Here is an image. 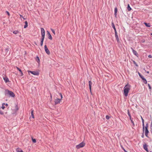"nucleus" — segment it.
I'll return each instance as SVG.
<instances>
[{
  "instance_id": "f257e3e1",
  "label": "nucleus",
  "mask_w": 152,
  "mask_h": 152,
  "mask_svg": "<svg viewBox=\"0 0 152 152\" xmlns=\"http://www.w3.org/2000/svg\"><path fill=\"white\" fill-rule=\"evenodd\" d=\"M131 87V85L128 83L124 87L123 94L125 96L127 97L128 96Z\"/></svg>"
},
{
  "instance_id": "f03ea898",
  "label": "nucleus",
  "mask_w": 152,
  "mask_h": 152,
  "mask_svg": "<svg viewBox=\"0 0 152 152\" xmlns=\"http://www.w3.org/2000/svg\"><path fill=\"white\" fill-rule=\"evenodd\" d=\"M5 95H9V97H15V94L12 91H9L8 90H6L5 91Z\"/></svg>"
},
{
  "instance_id": "7ed1b4c3",
  "label": "nucleus",
  "mask_w": 152,
  "mask_h": 152,
  "mask_svg": "<svg viewBox=\"0 0 152 152\" xmlns=\"http://www.w3.org/2000/svg\"><path fill=\"white\" fill-rule=\"evenodd\" d=\"M41 34L42 35V38L41 41L43 42L44 41L45 37V31L43 28H41Z\"/></svg>"
},
{
  "instance_id": "20e7f679",
  "label": "nucleus",
  "mask_w": 152,
  "mask_h": 152,
  "mask_svg": "<svg viewBox=\"0 0 152 152\" xmlns=\"http://www.w3.org/2000/svg\"><path fill=\"white\" fill-rule=\"evenodd\" d=\"M85 145V143L83 142L80 143L78 145H77L76 146V148L77 149H80V148L83 147Z\"/></svg>"
},
{
  "instance_id": "39448f33",
  "label": "nucleus",
  "mask_w": 152,
  "mask_h": 152,
  "mask_svg": "<svg viewBox=\"0 0 152 152\" xmlns=\"http://www.w3.org/2000/svg\"><path fill=\"white\" fill-rule=\"evenodd\" d=\"M28 73H31L32 74L35 75H39V73L37 71H28Z\"/></svg>"
},
{
  "instance_id": "423d86ee",
  "label": "nucleus",
  "mask_w": 152,
  "mask_h": 152,
  "mask_svg": "<svg viewBox=\"0 0 152 152\" xmlns=\"http://www.w3.org/2000/svg\"><path fill=\"white\" fill-rule=\"evenodd\" d=\"M148 145H147L146 143H145V144L143 145V148L147 152H149L148 148Z\"/></svg>"
},
{
  "instance_id": "0eeeda50",
  "label": "nucleus",
  "mask_w": 152,
  "mask_h": 152,
  "mask_svg": "<svg viewBox=\"0 0 152 152\" xmlns=\"http://www.w3.org/2000/svg\"><path fill=\"white\" fill-rule=\"evenodd\" d=\"M61 99H60L57 98L55 99V104H57L60 103L61 101Z\"/></svg>"
},
{
  "instance_id": "6e6552de",
  "label": "nucleus",
  "mask_w": 152,
  "mask_h": 152,
  "mask_svg": "<svg viewBox=\"0 0 152 152\" xmlns=\"http://www.w3.org/2000/svg\"><path fill=\"white\" fill-rule=\"evenodd\" d=\"M89 88L90 91V93L91 94H92V93L91 91V85L92 84V83L91 81H88Z\"/></svg>"
},
{
  "instance_id": "1a4fd4ad",
  "label": "nucleus",
  "mask_w": 152,
  "mask_h": 152,
  "mask_svg": "<svg viewBox=\"0 0 152 152\" xmlns=\"http://www.w3.org/2000/svg\"><path fill=\"white\" fill-rule=\"evenodd\" d=\"M131 49L132 50L133 53L136 56L138 57V54L137 53V52L132 47H131Z\"/></svg>"
},
{
  "instance_id": "9d476101",
  "label": "nucleus",
  "mask_w": 152,
  "mask_h": 152,
  "mask_svg": "<svg viewBox=\"0 0 152 152\" xmlns=\"http://www.w3.org/2000/svg\"><path fill=\"white\" fill-rule=\"evenodd\" d=\"M45 49L46 53L48 54L49 55L50 54V52L47 48V46L46 45H45L44 46Z\"/></svg>"
},
{
  "instance_id": "9b49d317",
  "label": "nucleus",
  "mask_w": 152,
  "mask_h": 152,
  "mask_svg": "<svg viewBox=\"0 0 152 152\" xmlns=\"http://www.w3.org/2000/svg\"><path fill=\"white\" fill-rule=\"evenodd\" d=\"M47 34L48 35V38L50 40H52L53 38L50 32L48 31H47Z\"/></svg>"
},
{
  "instance_id": "f8f14e48",
  "label": "nucleus",
  "mask_w": 152,
  "mask_h": 152,
  "mask_svg": "<svg viewBox=\"0 0 152 152\" xmlns=\"http://www.w3.org/2000/svg\"><path fill=\"white\" fill-rule=\"evenodd\" d=\"M141 120L142 122V131L143 132H144L145 131V125H144V121L143 119L142 118V117L141 116Z\"/></svg>"
},
{
  "instance_id": "ddd939ff",
  "label": "nucleus",
  "mask_w": 152,
  "mask_h": 152,
  "mask_svg": "<svg viewBox=\"0 0 152 152\" xmlns=\"http://www.w3.org/2000/svg\"><path fill=\"white\" fill-rule=\"evenodd\" d=\"M149 133V131L148 129H145V136L147 137L148 138L149 137L148 136V134Z\"/></svg>"
},
{
  "instance_id": "4468645a",
  "label": "nucleus",
  "mask_w": 152,
  "mask_h": 152,
  "mask_svg": "<svg viewBox=\"0 0 152 152\" xmlns=\"http://www.w3.org/2000/svg\"><path fill=\"white\" fill-rule=\"evenodd\" d=\"M3 79L6 83H7L10 82L8 78L7 77H3Z\"/></svg>"
},
{
  "instance_id": "2eb2a0df",
  "label": "nucleus",
  "mask_w": 152,
  "mask_h": 152,
  "mask_svg": "<svg viewBox=\"0 0 152 152\" xmlns=\"http://www.w3.org/2000/svg\"><path fill=\"white\" fill-rule=\"evenodd\" d=\"M127 114L129 118V119L131 121V120H133V119H132L131 118V115L129 112V110H127Z\"/></svg>"
},
{
  "instance_id": "dca6fc26",
  "label": "nucleus",
  "mask_w": 152,
  "mask_h": 152,
  "mask_svg": "<svg viewBox=\"0 0 152 152\" xmlns=\"http://www.w3.org/2000/svg\"><path fill=\"white\" fill-rule=\"evenodd\" d=\"M118 11V9L117 7H115L114 9V15L115 17L116 18L117 16V13Z\"/></svg>"
},
{
  "instance_id": "f3484780",
  "label": "nucleus",
  "mask_w": 152,
  "mask_h": 152,
  "mask_svg": "<svg viewBox=\"0 0 152 152\" xmlns=\"http://www.w3.org/2000/svg\"><path fill=\"white\" fill-rule=\"evenodd\" d=\"M17 69L19 71L20 73L21 74V76H22L23 75V74L20 69L19 67H18L16 66V67Z\"/></svg>"
},
{
  "instance_id": "a211bd4d",
  "label": "nucleus",
  "mask_w": 152,
  "mask_h": 152,
  "mask_svg": "<svg viewBox=\"0 0 152 152\" xmlns=\"http://www.w3.org/2000/svg\"><path fill=\"white\" fill-rule=\"evenodd\" d=\"M35 60L39 64L40 62L39 57L38 56H37L35 58Z\"/></svg>"
},
{
  "instance_id": "6ab92c4d",
  "label": "nucleus",
  "mask_w": 152,
  "mask_h": 152,
  "mask_svg": "<svg viewBox=\"0 0 152 152\" xmlns=\"http://www.w3.org/2000/svg\"><path fill=\"white\" fill-rule=\"evenodd\" d=\"M142 80L143 82L145 84H146L147 83V81L146 79L144 77H143L142 78Z\"/></svg>"
},
{
  "instance_id": "aec40b11",
  "label": "nucleus",
  "mask_w": 152,
  "mask_h": 152,
  "mask_svg": "<svg viewBox=\"0 0 152 152\" xmlns=\"http://www.w3.org/2000/svg\"><path fill=\"white\" fill-rule=\"evenodd\" d=\"M144 23L147 27H149L151 26L150 24L149 23L144 22Z\"/></svg>"
},
{
  "instance_id": "412c9836",
  "label": "nucleus",
  "mask_w": 152,
  "mask_h": 152,
  "mask_svg": "<svg viewBox=\"0 0 152 152\" xmlns=\"http://www.w3.org/2000/svg\"><path fill=\"white\" fill-rule=\"evenodd\" d=\"M31 116L33 118H34V110L33 109H31Z\"/></svg>"
},
{
  "instance_id": "4be33fe9",
  "label": "nucleus",
  "mask_w": 152,
  "mask_h": 152,
  "mask_svg": "<svg viewBox=\"0 0 152 152\" xmlns=\"http://www.w3.org/2000/svg\"><path fill=\"white\" fill-rule=\"evenodd\" d=\"M16 151L17 152H23V150L19 148H17Z\"/></svg>"
},
{
  "instance_id": "5701e85b",
  "label": "nucleus",
  "mask_w": 152,
  "mask_h": 152,
  "mask_svg": "<svg viewBox=\"0 0 152 152\" xmlns=\"http://www.w3.org/2000/svg\"><path fill=\"white\" fill-rule=\"evenodd\" d=\"M111 24H112V27L113 28V29H114V31L116 30V29L115 28L114 23L113 22H112V23Z\"/></svg>"
},
{
  "instance_id": "b1692460",
  "label": "nucleus",
  "mask_w": 152,
  "mask_h": 152,
  "mask_svg": "<svg viewBox=\"0 0 152 152\" xmlns=\"http://www.w3.org/2000/svg\"><path fill=\"white\" fill-rule=\"evenodd\" d=\"M115 37L116 38V41L118 42H119V39L118 36V35H115Z\"/></svg>"
},
{
  "instance_id": "393cba45",
  "label": "nucleus",
  "mask_w": 152,
  "mask_h": 152,
  "mask_svg": "<svg viewBox=\"0 0 152 152\" xmlns=\"http://www.w3.org/2000/svg\"><path fill=\"white\" fill-rule=\"evenodd\" d=\"M127 9L128 11H129L132 10V8L130 6L129 4H128L127 5Z\"/></svg>"
},
{
  "instance_id": "a878e982",
  "label": "nucleus",
  "mask_w": 152,
  "mask_h": 152,
  "mask_svg": "<svg viewBox=\"0 0 152 152\" xmlns=\"http://www.w3.org/2000/svg\"><path fill=\"white\" fill-rule=\"evenodd\" d=\"M25 25L24 26V28H26L28 26V22L27 21H26L25 22Z\"/></svg>"
},
{
  "instance_id": "bb28decb",
  "label": "nucleus",
  "mask_w": 152,
  "mask_h": 152,
  "mask_svg": "<svg viewBox=\"0 0 152 152\" xmlns=\"http://www.w3.org/2000/svg\"><path fill=\"white\" fill-rule=\"evenodd\" d=\"M32 142L34 143L36 142V140L35 139L33 138L32 137Z\"/></svg>"
},
{
  "instance_id": "cd10ccee",
  "label": "nucleus",
  "mask_w": 152,
  "mask_h": 152,
  "mask_svg": "<svg viewBox=\"0 0 152 152\" xmlns=\"http://www.w3.org/2000/svg\"><path fill=\"white\" fill-rule=\"evenodd\" d=\"M138 75H139V76H140V77L142 79V78L143 77H144V76H143L139 72H138Z\"/></svg>"
},
{
  "instance_id": "c85d7f7f",
  "label": "nucleus",
  "mask_w": 152,
  "mask_h": 152,
  "mask_svg": "<svg viewBox=\"0 0 152 152\" xmlns=\"http://www.w3.org/2000/svg\"><path fill=\"white\" fill-rule=\"evenodd\" d=\"M18 32L19 31H14L13 32V33L15 34H17Z\"/></svg>"
},
{
  "instance_id": "c756f323",
  "label": "nucleus",
  "mask_w": 152,
  "mask_h": 152,
  "mask_svg": "<svg viewBox=\"0 0 152 152\" xmlns=\"http://www.w3.org/2000/svg\"><path fill=\"white\" fill-rule=\"evenodd\" d=\"M50 30H51V31H52V32L53 33V34H55V31L52 28H50Z\"/></svg>"
},
{
  "instance_id": "7c9ffc66",
  "label": "nucleus",
  "mask_w": 152,
  "mask_h": 152,
  "mask_svg": "<svg viewBox=\"0 0 152 152\" xmlns=\"http://www.w3.org/2000/svg\"><path fill=\"white\" fill-rule=\"evenodd\" d=\"M133 63L136 66H138V64H137V63L134 60L133 61Z\"/></svg>"
},
{
  "instance_id": "2f4dec72",
  "label": "nucleus",
  "mask_w": 152,
  "mask_h": 152,
  "mask_svg": "<svg viewBox=\"0 0 152 152\" xmlns=\"http://www.w3.org/2000/svg\"><path fill=\"white\" fill-rule=\"evenodd\" d=\"M20 15V18H23V19L25 20H26V18H24L23 16L22 15Z\"/></svg>"
},
{
  "instance_id": "473e14b6",
  "label": "nucleus",
  "mask_w": 152,
  "mask_h": 152,
  "mask_svg": "<svg viewBox=\"0 0 152 152\" xmlns=\"http://www.w3.org/2000/svg\"><path fill=\"white\" fill-rule=\"evenodd\" d=\"M5 52L6 53H7L9 50V48H6L5 49Z\"/></svg>"
},
{
  "instance_id": "72a5a7b5",
  "label": "nucleus",
  "mask_w": 152,
  "mask_h": 152,
  "mask_svg": "<svg viewBox=\"0 0 152 152\" xmlns=\"http://www.w3.org/2000/svg\"><path fill=\"white\" fill-rule=\"evenodd\" d=\"M0 114L1 115H3L4 114L3 112L1 110V107H0Z\"/></svg>"
},
{
  "instance_id": "f704fd0d",
  "label": "nucleus",
  "mask_w": 152,
  "mask_h": 152,
  "mask_svg": "<svg viewBox=\"0 0 152 152\" xmlns=\"http://www.w3.org/2000/svg\"><path fill=\"white\" fill-rule=\"evenodd\" d=\"M148 123H147V124H146L145 126V129H148Z\"/></svg>"
},
{
  "instance_id": "c9c22d12",
  "label": "nucleus",
  "mask_w": 152,
  "mask_h": 152,
  "mask_svg": "<svg viewBox=\"0 0 152 152\" xmlns=\"http://www.w3.org/2000/svg\"><path fill=\"white\" fill-rule=\"evenodd\" d=\"M110 118V117L109 116H108V115H107L106 116V118L107 119V120H108Z\"/></svg>"
},
{
  "instance_id": "e433bc0d",
  "label": "nucleus",
  "mask_w": 152,
  "mask_h": 152,
  "mask_svg": "<svg viewBox=\"0 0 152 152\" xmlns=\"http://www.w3.org/2000/svg\"><path fill=\"white\" fill-rule=\"evenodd\" d=\"M122 148L123 149V150L124 151V152H127L126 150H125V149L124 148V147H123V146H121Z\"/></svg>"
},
{
  "instance_id": "4c0bfd02",
  "label": "nucleus",
  "mask_w": 152,
  "mask_h": 152,
  "mask_svg": "<svg viewBox=\"0 0 152 152\" xmlns=\"http://www.w3.org/2000/svg\"><path fill=\"white\" fill-rule=\"evenodd\" d=\"M148 86L149 89L150 90H151V87L149 84H148Z\"/></svg>"
},
{
  "instance_id": "58836bf2",
  "label": "nucleus",
  "mask_w": 152,
  "mask_h": 152,
  "mask_svg": "<svg viewBox=\"0 0 152 152\" xmlns=\"http://www.w3.org/2000/svg\"><path fill=\"white\" fill-rule=\"evenodd\" d=\"M59 95H60V96H61V99H62V98H63L62 95V94L61 93H59Z\"/></svg>"
},
{
  "instance_id": "ea45409f",
  "label": "nucleus",
  "mask_w": 152,
  "mask_h": 152,
  "mask_svg": "<svg viewBox=\"0 0 152 152\" xmlns=\"http://www.w3.org/2000/svg\"><path fill=\"white\" fill-rule=\"evenodd\" d=\"M144 132H143V133L142 134V135H141V137L142 138H144Z\"/></svg>"
},
{
  "instance_id": "a19ab883",
  "label": "nucleus",
  "mask_w": 152,
  "mask_h": 152,
  "mask_svg": "<svg viewBox=\"0 0 152 152\" xmlns=\"http://www.w3.org/2000/svg\"><path fill=\"white\" fill-rule=\"evenodd\" d=\"M6 12L8 16L10 15V14L9 12L8 11H6Z\"/></svg>"
},
{
  "instance_id": "79ce46f5",
  "label": "nucleus",
  "mask_w": 152,
  "mask_h": 152,
  "mask_svg": "<svg viewBox=\"0 0 152 152\" xmlns=\"http://www.w3.org/2000/svg\"><path fill=\"white\" fill-rule=\"evenodd\" d=\"M131 122L133 126H134V121H133V120H131Z\"/></svg>"
},
{
  "instance_id": "37998d69",
  "label": "nucleus",
  "mask_w": 152,
  "mask_h": 152,
  "mask_svg": "<svg viewBox=\"0 0 152 152\" xmlns=\"http://www.w3.org/2000/svg\"><path fill=\"white\" fill-rule=\"evenodd\" d=\"M114 31H115V35H117V31H116V30H115Z\"/></svg>"
},
{
  "instance_id": "c03bdc74",
  "label": "nucleus",
  "mask_w": 152,
  "mask_h": 152,
  "mask_svg": "<svg viewBox=\"0 0 152 152\" xmlns=\"http://www.w3.org/2000/svg\"><path fill=\"white\" fill-rule=\"evenodd\" d=\"M43 42L41 41L40 42V45L42 46L43 44Z\"/></svg>"
},
{
  "instance_id": "a18cd8bd",
  "label": "nucleus",
  "mask_w": 152,
  "mask_h": 152,
  "mask_svg": "<svg viewBox=\"0 0 152 152\" xmlns=\"http://www.w3.org/2000/svg\"><path fill=\"white\" fill-rule=\"evenodd\" d=\"M148 57L149 58H152V56L151 55H150L148 56Z\"/></svg>"
},
{
  "instance_id": "49530a36",
  "label": "nucleus",
  "mask_w": 152,
  "mask_h": 152,
  "mask_svg": "<svg viewBox=\"0 0 152 152\" xmlns=\"http://www.w3.org/2000/svg\"><path fill=\"white\" fill-rule=\"evenodd\" d=\"M5 107L4 106H2L1 107V108L2 109H4L5 108Z\"/></svg>"
},
{
  "instance_id": "de8ad7c7",
  "label": "nucleus",
  "mask_w": 152,
  "mask_h": 152,
  "mask_svg": "<svg viewBox=\"0 0 152 152\" xmlns=\"http://www.w3.org/2000/svg\"><path fill=\"white\" fill-rule=\"evenodd\" d=\"M141 41L142 43L144 42H145V40L144 39H142Z\"/></svg>"
},
{
  "instance_id": "09e8293b",
  "label": "nucleus",
  "mask_w": 152,
  "mask_h": 152,
  "mask_svg": "<svg viewBox=\"0 0 152 152\" xmlns=\"http://www.w3.org/2000/svg\"><path fill=\"white\" fill-rule=\"evenodd\" d=\"M16 110H18V107L17 105H16Z\"/></svg>"
},
{
  "instance_id": "8fccbe9b",
  "label": "nucleus",
  "mask_w": 152,
  "mask_h": 152,
  "mask_svg": "<svg viewBox=\"0 0 152 152\" xmlns=\"http://www.w3.org/2000/svg\"><path fill=\"white\" fill-rule=\"evenodd\" d=\"M150 127H151V128H152V121L151 122V124Z\"/></svg>"
},
{
  "instance_id": "3c124183",
  "label": "nucleus",
  "mask_w": 152,
  "mask_h": 152,
  "mask_svg": "<svg viewBox=\"0 0 152 152\" xmlns=\"http://www.w3.org/2000/svg\"><path fill=\"white\" fill-rule=\"evenodd\" d=\"M5 103H3L2 104V106H4V105H5Z\"/></svg>"
},
{
  "instance_id": "603ef678",
  "label": "nucleus",
  "mask_w": 152,
  "mask_h": 152,
  "mask_svg": "<svg viewBox=\"0 0 152 152\" xmlns=\"http://www.w3.org/2000/svg\"><path fill=\"white\" fill-rule=\"evenodd\" d=\"M5 105L7 107V106H8V104H7V103H6V104H5Z\"/></svg>"
},
{
  "instance_id": "864d4df0",
  "label": "nucleus",
  "mask_w": 152,
  "mask_h": 152,
  "mask_svg": "<svg viewBox=\"0 0 152 152\" xmlns=\"http://www.w3.org/2000/svg\"><path fill=\"white\" fill-rule=\"evenodd\" d=\"M34 44H36V45H37V43H36V42H34Z\"/></svg>"
},
{
  "instance_id": "5fc2aeb1",
  "label": "nucleus",
  "mask_w": 152,
  "mask_h": 152,
  "mask_svg": "<svg viewBox=\"0 0 152 152\" xmlns=\"http://www.w3.org/2000/svg\"><path fill=\"white\" fill-rule=\"evenodd\" d=\"M147 73H149V72L148 71V72H147Z\"/></svg>"
},
{
  "instance_id": "6e6d98bb",
  "label": "nucleus",
  "mask_w": 152,
  "mask_h": 152,
  "mask_svg": "<svg viewBox=\"0 0 152 152\" xmlns=\"http://www.w3.org/2000/svg\"><path fill=\"white\" fill-rule=\"evenodd\" d=\"M151 35H152V33H151Z\"/></svg>"
},
{
  "instance_id": "4d7b16f0",
  "label": "nucleus",
  "mask_w": 152,
  "mask_h": 152,
  "mask_svg": "<svg viewBox=\"0 0 152 152\" xmlns=\"http://www.w3.org/2000/svg\"><path fill=\"white\" fill-rule=\"evenodd\" d=\"M149 152H152L151 151H150Z\"/></svg>"
}]
</instances>
